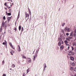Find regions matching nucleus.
Wrapping results in <instances>:
<instances>
[{
    "instance_id": "obj_1",
    "label": "nucleus",
    "mask_w": 76,
    "mask_h": 76,
    "mask_svg": "<svg viewBox=\"0 0 76 76\" xmlns=\"http://www.w3.org/2000/svg\"><path fill=\"white\" fill-rule=\"evenodd\" d=\"M7 26V21H6L4 23V22H2L1 24V26L2 27H4L5 26L6 27Z\"/></svg>"
},
{
    "instance_id": "obj_2",
    "label": "nucleus",
    "mask_w": 76,
    "mask_h": 76,
    "mask_svg": "<svg viewBox=\"0 0 76 76\" xmlns=\"http://www.w3.org/2000/svg\"><path fill=\"white\" fill-rule=\"evenodd\" d=\"M26 63L27 64H29L31 62V59L30 58H26Z\"/></svg>"
},
{
    "instance_id": "obj_3",
    "label": "nucleus",
    "mask_w": 76,
    "mask_h": 76,
    "mask_svg": "<svg viewBox=\"0 0 76 76\" xmlns=\"http://www.w3.org/2000/svg\"><path fill=\"white\" fill-rule=\"evenodd\" d=\"M64 30L65 31H66L69 32L71 31V29L70 28H68L66 27L64 28Z\"/></svg>"
},
{
    "instance_id": "obj_4",
    "label": "nucleus",
    "mask_w": 76,
    "mask_h": 76,
    "mask_svg": "<svg viewBox=\"0 0 76 76\" xmlns=\"http://www.w3.org/2000/svg\"><path fill=\"white\" fill-rule=\"evenodd\" d=\"M74 55V53L72 52V51H69L68 55L69 56L73 55Z\"/></svg>"
},
{
    "instance_id": "obj_5",
    "label": "nucleus",
    "mask_w": 76,
    "mask_h": 76,
    "mask_svg": "<svg viewBox=\"0 0 76 76\" xmlns=\"http://www.w3.org/2000/svg\"><path fill=\"white\" fill-rule=\"evenodd\" d=\"M29 14L27 13L26 12V13L25 14V18H26H26L27 17H28V19L26 20H28V19H29Z\"/></svg>"
},
{
    "instance_id": "obj_6",
    "label": "nucleus",
    "mask_w": 76,
    "mask_h": 76,
    "mask_svg": "<svg viewBox=\"0 0 76 76\" xmlns=\"http://www.w3.org/2000/svg\"><path fill=\"white\" fill-rule=\"evenodd\" d=\"M18 52H20L21 51V50L20 49V48L19 45L18 46Z\"/></svg>"
},
{
    "instance_id": "obj_7",
    "label": "nucleus",
    "mask_w": 76,
    "mask_h": 76,
    "mask_svg": "<svg viewBox=\"0 0 76 76\" xmlns=\"http://www.w3.org/2000/svg\"><path fill=\"white\" fill-rule=\"evenodd\" d=\"M64 42L65 43V44H66V46H70L69 44H68V41L67 40L64 41Z\"/></svg>"
},
{
    "instance_id": "obj_8",
    "label": "nucleus",
    "mask_w": 76,
    "mask_h": 76,
    "mask_svg": "<svg viewBox=\"0 0 76 76\" xmlns=\"http://www.w3.org/2000/svg\"><path fill=\"white\" fill-rule=\"evenodd\" d=\"M12 16L10 17H8L7 18V21L8 23H9V22L11 20V19Z\"/></svg>"
},
{
    "instance_id": "obj_9",
    "label": "nucleus",
    "mask_w": 76,
    "mask_h": 76,
    "mask_svg": "<svg viewBox=\"0 0 76 76\" xmlns=\"http://www.w3.org/2000/svg\"><path fill=\"white\" fill-rule=\"evenodd\" d=\"M21 56H22V59H26V57L24 56V54H22Z\"/></svg>"
},
{
    "instance_id": "obj_10",
    "label": "nucleus",
    "mask_w": 76,
    "mask_h": 76,
    "mask_svg": "<svg viewBox=\"0 0 76 76\" xmlns=\"http://www.w3.org/2000/svg\"><path fill=\"white\" fill-rule=\"evenodd\" d=\"M7 2H5L4 4V6H7V8H8V7H9V4H7Z\"/></svg>"
},
{
    "instance_id": "obj_11",
    "label": "nucleus",
    "mask_w": 76,
    "mask_h": 76,
    "mask_svg": "<svg viewBox=\"0 0 76 76\" xmlns=\"http://www.w3.org/2000/svg\"><path fill=\"white\" fill-rule=\"evenodd\" d=\"M70 59H71V60L74 61V58L73 57L71 56L70 57Z\"/></svg>"
},
{
    "instance_id": "obj_12",
    "label": "nucleus",
    "mask_w": 76,
    "mask_h": 76,
    "mask_svg": "<svg viewBox=\"0 0 76 76\" xmlns=\"http://www.w3.org/2000/svg\"><path fill=\"white\" fill-rule=\"evenodd\" d=\"M60 48L61 50H62L64 49V46L63 45H61Z\"/></svg>"
},
{
    "instance_id": "obj_13",
    "label": "nucleus",
    "mask_w": 76,
    "mask_h": 76,
    "mask_svg": "<svg viewBox=\"0 0 76 76\" xmlns=\"http://www.w3.org/2000/svg\"><path fill=\"white\" fill-rule=\"evenodd\" d=\"M28 12H29V14H30V15H31V10H30L29 9V8H28Z\"/></svg>"
},
{
    "instance_id": "obj_14",
    "label": "nucleus",
    "mask_w": 76,
    "mask_h": 76,
    "mask_svg": "<svg viewBox=\"0 0 76 76\" xmlns=\"http://www.w3.org/2000/svg\"><path fill=\"white\" fill-rule=\"evenodd\" d=\"M15 66V65L14 64H13L12 65V67L14 68Z\"/></svg>"
},
{
    "instance_id": "obj_15",
    "label": "nucleus",
    "mask_w": 76,
    "mask_h": 76,
    "mask_svg": "<svg viewBox=\"0 0 76 76\" xmlns=\"http://www.w3.org/2000/svg\"><path fill=\"white\" fill-rule=\"evenodd\" d=\"M58 41H59L60 42H61L62 41V39L61 38H58Z\"/></svg>"
},
{
    "instance_id": "obj_16",
    "label": "nucleus",
    "mask_w": 76,
    "mask_h": 76,
    "mask_svg": "<svg viewBox=\"0 0 76 76\" xmlns=\"http://www.w3.org/2000/svg\"><path fill=\"white\" fill-rule=\"evenodd\" d=\"M21 25H20L19 26V31H20L21 29Z\"/></svg>"
},
{
    "instance_id": "obj_17",
    "label": "nucleus",
    "mask_w": 76,
    "mask_h": 76,
    "mask_svg": "<svg viewBox=\"0 0 76 76\" xmlns=\"http://www.w3.org/2000/svg\"><path fill=\"white\" fill-rule=\"evenodd\" d=\"M73 35V32L72 31L71 32V33L70 34V36H72Z\"/></svg>"
},
{
    "instance_id": "obj_18",
    "label": "nucleus",
    "mask_w": 76,
    "mask_h": 76,
    "mask_svg": "<svg viewBox=\"0 0 76 76\" xmlns=\"http://www.w3.org/2000/svg\"><path fill=\"white\" fill-rule=\"evenodd\" d=\"M2 26H1V28L0 29V34L1 33L2 31V28H1Z\"/></svg>"
},
{
    "instance_id": "obj_19",
    "label": "nucleus",
    "mask_w": 76,
    "mask_h": 76,
    "mask_svg": "<svg viewBox=\"0 0 76 76\" xmlns=\"http://www.w3.org/2000/svg\"><path fill=\"white\" fill-rule=\"evenodd\" d=\"M20 11H19L18 12V18H19L20 17Z\"/></svg>"
},
{
    "instance_id": "obj_20",
    "label": "nucleus",
    "mask_w": 76,
    "mask_h": 76,
    "mask_svg": "<svg viewBox=\"0 0 76 76\" xmlns=\"http://www.w3.org/2000/svg\"><path fill=\"white\" fill-rule=\"evenodd\" d=\"M72 65L73 66H75V63L74 62H73L72 64Z\"/></svg>"
},
{
    "instance_id": "obj_21",
    "label": "nucleus",
    "mask_w": 76,
    "mask_h": 76,
    "mask_svg": "<svg viewBox=\"0 0 76 76\" xmlns=\"http://www.w3.org/2000/svg\"><path fill=\"white\" fill-rule=\"evenodd\" d=\"M61 43L60 42H59L58 43V45L59 46H61Z\"/></svg>"
},
{
    "instance_id": "obj_22",
    "label": "nucleus",
    "mask_w": 76,
    "mask_h": 76,
    "mask_svg": "<svg viewBox=\"0 0 76 76\" xmlns=\"http://www.w3.org/2000/svg\"><path fill=\"white\" fill-rule=\"evenodd\" d=\"M30 72V69H28L27 70V73H28V72Z\"/></svg>"
},
{
    "instance_id": "obj_23",
    "label": "nucleus",
    "mask_w": 76,
    "mask_h": 76,
    "mask_svg": "<svg viewBox=\"0 0 76 76\" xmlns=\"http://www.w3.org/2000/svg\"><path fill=\"white\" fill-rule=\"evenodd\" d=\"M11 48H12L13 49H15V47L14 46H12H12H11Z\"/></svg>"
},
{
    "instance_id": "obj_24",
    "label": "nucleus",
    "mask_w": 76,
    "mask_h": 76,
    "mask_svg": "<svg viewBox=\"0 0 76 76\" xmlns=\"http://www.w3.org/2000/svg\"><path fill=\"white\" fill-rule=\"evenodd\" d=\"M71 47L72 49V51L74 50V48L72 46H71Z\"/></svg>"
},
{
    "instance_id": "obj_25",
    "label": "nucleus",
    "mask_w": 76,
    "mask_h": 76,
    "mask_svg": "<svg viewBox=\"0 0 76 76\" xmlns=\"http://www.w3.org/2000/svg\"><path fill=\"white\" fill-rule=\"evenodd\" d=\"M76 45V43L75 42H73V45H72L73 46H75V45Z\"/></svg>"
},
{
    "instance_id": "obj_26",
    "label": "nucleus",
    "mask_w": 76,
    "mask_h": 76,
    "mask_svg": "<svg viewBox=\"0 0 76 76\" xmlns=\"http://www.w3.org/2000/svg\"><path fill=\"white\" fill-rule=\"evenodd\" d=\"M8 16H10L11 15V13L10 12V13H7Z\"/></svg>"
},
{
    "instance_id": "obj_27",
    "label": "nucleus",
    "mask_w": 76,
    "mask_h": 76,
    "mask_svg": "<svg viewBox=\"0 0 76 76\" xmlns=\"http://www.w3.org/2000/svg\"><path fill=\"white\" fill-rule=\"evenodd\" d=\"M35 58H36V57H35V56H34V58H33V61H35Z\"/></svg>"
},
{
    "instance_id": "obj_28",
    "label": "nucleus",
    "mask_w": 76,
    "mask_h": 76,
    "mask_svg": "<svg viewBox=\"0 0 76 76\" xmlns=\"http://www.w3.org/2000/svg\"><path fill=\"white\" fill-rule=\"evenodd\" d=\"M74 69V68L73 67H71L70 68V69L71 70H73V69Z\"/></svg>"
},
{
    "instance_id": "obj_29",
    "label": "nucleus",
    "mask_w": 76,
    "mask_h": 76,
    "mask_svg": "<svg viewBox=\"0 0 76 76\" xmlns=\"http://www.w3.org/2000/svg\"><path fill=\"white\" fill-rule=\"evenodd\" d=\"M3 19L4 20H5L6 19V17L5 16H4L3 18Z\"/></svg>"
},
{
    "instance_id": "obj_30",
    "label": "nucleus",
    "mask_w": 76,
    "mask_h": 76,
    "mask_svg": "<svg viewBox=\"0 0 76 76\" xmlns=\"http://www.w3.org/2000/svg\"><path fill=\"white\" fill-rule=\"evenodd\" d=\"M65 23H64L62 24V26H64V25H65Z\"/></svg>"
},
{
    "instance_id": "obj_31",
    "label": "nucleus",
    "mask_w": 76,
    "mask_h": 76,
    "mask_svg": "<svg viewBox=\"0 0 76 76\" xmlns=\"http://www.w3.org/2000/svg\"><path fill=\"white\" fill-rule=\"evenodd\" d=\"M9 44H10V46L11 47H12V44L11 43H9Z\"/></svg>"
},
{
    "instance_id": "obj_32",
    "label": "nucleus",
    "mask_w": 76,
    "mask_h": 76,
    "mask_svg": "<svg viewBox=\"0 0 76 76\" xmlns=\"http://www.w3.org/2000/svg\"><path fill=\"white\" fill-rule=\"evenodd\" d=\"M46 67V64H45V66L44 67V70H45V68Z\"/></svg>"
},
{
    "instance_id": "obj_33",
    "label": "nucleus",
    "mask_w": 76,
    "mask_h": 76,
    "mask_svg": "<svg viewBox=\"0 0 76 76\" xmlns=\"http://www.w3.org/2000/svg\"><path fill=\"white\" fill-rule=\"evenodd\" d=\"M2 65H4V61H3L2 62Z\"/></svg>"
},
{
    "instance_id": "obj_34",
    "label": "nucleus",
    "mask_w": 76,
    "mask_h": 76,
    "mask_svg": "<svg viewBox=\"0 0 76 76\" xmlns=\"http://www.w3.org/2000/svg\"><path fill=\"white\" fill-rule=\"evenodd\" d=\"M2 76H6V75L5 74H4Z\"/></svg>"
},
{
    "instance_id": "obj_35",
    "label": "nucleus",
    "mask_w": 76,
    "mask_h": 76,
    "mask_svg": "<svg viewBox=\"0 0 76 76\" xmlns=\"http://www.w3.org/2000/svg\"><path fill=\"white\" fill-rule=\"evenodd\" d=\"M74 71L76 72V67L74 69Z\"/></svg>"
},
{
    "instance_id": "obj_36",
    "label": "nucleus",
    "mask_w": 76,
    "mask_h": 76,
    "mask_svg": "<svg viewBox=\"0 0 76 76\" xmlns=\"http://www.w3.org/2000/svg\"><path fill=\"white\" fill-rule=\"evenodd\" d=\"M67 49L69 50V48H70V46H68L67 47Z\"/></svg>"
},
{
    "instance_id": "obj_37",
    "label": "nucleus",
    "mask_w": 76,
    "mask_h": 76,
    "mask_svg": "<svg viewBox=\"0 0 76 76\" xmlns=\"http://www.w3.org/2000/svg\"><path fill=\"white\" fill-rule=\"evenodd\" d=\"M66 35L67 36H68L69 35V34L68 33H67L66 34Z\"/></svg>"
},
{
    "instance_id": "obj_38",
    "label": "nucleus",
    "mask_w": 76,
    "mask_h": 76,
    "mask_svg": "<svg viewBox=\"0 0 76 76\" xmlns=\"http://www.w3.org/2000/svg\"><path fill=\"white\" fill-rule=\"evenodd\" d=\"M74 36L75 37H76V34L75 33L74 34Z\"/></svg>"
},
{
    "instance_id": "obj_39",
    "label": "nucleus",
    "mask_w": 76,
    "mask_h": 76,
    "mask_svg": "<svg viewBox=\"0 0 76 76\" xmlns=\"http://www.w3.org/2000/svg\"><path fill=\"white\" fill-rule=\"evenodd\" d=\"M66 40H67V41L69 40V39L68 38H66Z\"/></svg>"
},
{
    "instance_id": "obj_40",
    "label": "nucleus",
    "mask_w": 76,
    "mask_h": 76,
    "mask_svg": "<svg viewBox=\"0 0 76 76\" xmlns=\"http://www.w3.org/2000/svg\"><path fill=\"white\" fill-rule=\"evenodd\" d=\"M14 30H15V31H17V28H14Z\"/></svg>"
},
{
    "instance_id": "obj_41",
    "label": "nucleus",
    "mask_w": 76,
    "mask_h": 76,
    "mask_svg": "<svg viewBox=\"0 0 76 76\" xmlns=\"http://www.w3.org/2000/svg\"><path fill=\"white\" fill-rule=\"evenodd\" d=\"M10 53H11V54L12 55H13V54L12 53V51H11Z\"/></svg>"
},
{
    "instance_id": "obj_42",
    "label": "nucleus",
    "mask_w": 76,
    "mask_h": 76,
    "mask_svg": "<svg viewBox=\"0 0 76 76\" xmlns=\"http://www.w3.org/2000/svg\"><path fill=\"white\" fill-rule=\"evenodd\" d=\"M12 53H15V51H13V50H12Z\"/></svg>"
},
{
    "instance_id": "obj_43",
    "label": "nucleus",
    "mask_w": 76,
    "mask_h": 76,
    "mask_svg": "<svg viewBox=\"0 0 76 76\" xmlns=\"http://www.w3.org/2000/svg\"><path fill=\"white\" fill-rule=\"evenodd\" d=\"M2 44L3 45H6V44H5V43L4 42H3L2 43Z\"/></svg>"
},
{
    "instance_id": "obj_44",
    "label": "nucleus",
    "mask_w": 76,
    "mask_h": 76,
    "mask_svg": "<svg viewBox=\"0 0 76 76\" xmlns=\"http://www.w3.org/2000/svg\"><path fill=\"white\" fill-rule=\"evenodd\" d=\"M69 39H72V37H69Z\"/></svg>"
},
{
    "instance_id": "obj_45",
    "label": "nucleus",
    "mask_w": 76,
    "mask_h": 76,
    "mask_svg": "<svg viewBox=\"0 0 76 76\" xmlns=\"http://www.w3.org/2000/svg\"><path fill=\"white\" fill-rule=\"evenodd\" d=\"M21 30L22 31H23V27L22 28Z\"/></svg>"
},
{
    "instance_id": "obj_46",
    "label": "nucleus",
    "mask_w": 76,
    "mask_h": 76,
    "mask_svg": "<svg viewBox=\"0 0 76 76\" xmlns=\"http://www.w3.org/2000/svg\"><path fill=\"white\" fill-rule=\"evenodd\" d=\"M64 43V41H62V42H61L62 44H63Z\"/></svg>"
},
{
    "instance_id": "obj_47",
    "label": "nucleus",
    "mask_w": 76,
    "mask_h": 76,
    "mask_svg": "<svg viewBox=\"0 0 76 76\" xmlns=\"http://www.w3.org/2000/svg\"><path fill=\"white\" fill-rule=\"evenodd\" d=\"M37 56V53H36L35 54V57H36Z\"/></svg>"
},
{
    "instance_id": "obj_48",
    "label": "nucleus",
    "mask_w": 76,
    "mask_h": 76,
    "mask_svg": "<svg viewBox=\"0 0 76 76\" xmlns=\"http://www.w3.org/2000/svg\"><path fill=\"white\" fill-rule=\"evenodd\" d=\"M75 33H76V29L74 31Z\"/></svg>"
},
{
    "instance_id": "obj_49",
    "label": "nucleus",
    "mask_w": 76,
    "mask_h": 76,
    "mask_svg": "<svg viewBox=\"0 0 76 76\" xmlns=\"http://www.w3.org/2000/svg\"><path fill=\"white\" fill-rule=\"evenodd\" d=\"M23 76H25V74L23 75Z\"/></svg>"
},
{
    "instance_id": "obj_50",
    "label": "nucleus",
    "mask_w": 76,
    "mask_h": 76,
    "mask_svg": "<svg viewBox=\"0 0 76 76\" xmlns=\"http://www.w3.org/2000/svg\"><path fill=\"white\" fill-rule=\"evenodd\" d=\"M10 7H8V8L9 9H10Z\"/></svg>"
},
{
    "instance_id": "obj_51",
    "label": "nucleus",
    "mask_w": 76,
    "mask_h": 76,
    "mask_svg": "<svg viewBox=\"0 0 76 76\" xmlns=\"http://www.w3.org/2000/svg\"><path fill=\"white\" fill-rule=\"evenodd\" d=\"M5 9L6 10H7V8L6 7H5Z\"/></svg>"
},
{
    "instance_id": "obj_52",
    "label": "nucleus",
    "mask_w": 76,
    "mask_h": 76,
    "mask_svg": "<svg viewBox=\"0 0 76 76\" xmlns=\"http://www.w3.org/2000/svg\"><path fill=\"white\" fill-rule=\"evenodd\" d=\"M6 15H8V13H7V12H6Z\"/></svg>"
},
{
    "instance_id": "obj_53",
    "label": "nucleus",
    "mask_w": 76,
    "mask_h": 76,
    "mask_svg": "<svg viewBox=\"0 0 76 76\" xmlns=\"http://www.w3.org/2000/svg\"><path fill=\"white\" fill-rule=\"evenodd\" d=\"M10 70H12V69L11 68H10Z\"/></svg>"
},
{
    "instance_id": "obj_54",
    "label": "nucleus",
    "mask_w": 76,
    "mask_h": 76,
    "mask_svg": "<svg viewBox=\"0 0 76 76\" xmlns=\"http://www.w3.org/2000/svg\"><path fill=\"white\" fill-rule=\"evenodd\" d=\"M7 1H11V0H7Z\"/></svg>"
},
{
    "instance_id": "obj_55",
    "label": "nucleus",
    "mask_w": 76,
    "mask_h": 76,
    "mask_svg": "<svg viewBox=\"0 0 76 76\" xmlns=\"http://www.w3.org/2000/svg\"><path fill=\"white\" fill-rule=\"evenodd\" d=\"M31 19H29V21H31Z\"/></svg>"
},
{
    "instance_id": "obj_56",
    "label": "nucleus",
    "mask_w": 76,
    "mask_h": 76,
    "mask_svg": "<svg viewBox=\"0 0 76 76\" xmlns=\"http://www.w3.org/2000/svg\"><path fill=\"white\" fill-rule=\"evenodd\" d=\"M12 5L13 6V5H14V4H13V3H12Z\"/></svg>"
},
{
    "instance_id": "obj_57",
    "label": "nucleus",
    "mask_w": 76,
    "mask_h": 76,
    "mask_svg": "<svg viewBox=\"0 0 76 76\" xmlns=\"http://www.w3.org/2000/svg\"><path fill=\"white\" fill-rule=\"evenodd\" d=\"M10 6H11V7H12V4L10 5Z\"/></svg>"
},
{
    "instance_id": "obj_58",
    "label": "nucleus",
    "mask_w": 76,
    "mask_h": 76,
    "mask_svg": "<svg viewBox=\"0 0 76 76\" xmlns=\"http://www.w3.org/2000/svg\"><path fill=\"white\" fill-rule=\"evenodd\" d=\"M75 51H76V48H75Z\"/></svg>"
},
{
    "instance_id": "obj_59",
    "label": "nucleus",
    "mask_w": 76,
    "mask_h": 76,
    "mask_svg": "<svg viewBox=\"0 0 76 76\" xmlns=\"http://www.w3.org/2000/svg\"><path fill=\"white\" fill-rule=\"evenodd\" d=\"M60 10V8H59L58 10L59 11V10Z\"/></svg>"
},
{
    "instance_id": "obj_60",
    "label": "nucleus",
    "mask_w": 76,
    "mask_h": 76,
    "mask_svg": "<svg viewBox=\"0 0 76 76\" xmlns=\"http://www.w3.org/2000/svg\"><path fill=\"white\" fill-rule=\"evenodd\" d=\"M10 1H11V2H12V0H10Z\"/></svg>"
},
{
    "instance_id": "obj_61",
    "label": "nucleus",
    "mask_w": 76,
    "mask_h": 76,
    "mask_svg": "<svg viewBox=\"0 0 76 76\" xmlns=\"http://www.w3.org/2000/svg\"><path fill=\"white\" fill-rule=\"evenodd\" d=\"M0 39H1V37L0 36Z\"/></svg>"
},
{
    "instance_id": "obj_62",
    "label": "nucleus",
    "mask_w": 76,
    "mask_h": 76,
    "mask_svg": "<svg viewBox=\"0 0 76 76\" xmlns=\"http://www.w3.org/2000/svg\"><path fill=\"white\" fill-rule=\"evenodd\" d=\"M75 76H76V74L75 75Z\"/></svg>"
},
{
    "instance_id": "obj_63",
    "label": "nucleus",
    "mask_w": 76,
    "mask_h": 76,
    "mask_svg": "<svg viewBox=\"0 0 76 76\" xmlns=\"http://www.w3.org/2000/svg\"><path fill=\"white\" fill-rule=\"evenodd\" d=\"M72 62H70V64H71V63H72Z\"/></svg>"
},
{
    "instance_id": "obj_64",
    "label": "nucleus",
    "mask_w": 76,
    "mask_h": 76,
    "mask_svg": "<svg viewBox=\"0 0 76 76\" xmlns=\"http://www.w3.org/2000/svg\"><path fill=\"white\" fill-rule=\"evenodd\" d=\"M37 76V75H36V76Z\"/></svg>"
}]
</instances>
